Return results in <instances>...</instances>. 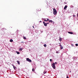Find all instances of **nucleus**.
<instances>
[{
    "label": "nucleus",
    "mask_w": 78,
    "mask_h": 78,
    "mask_svg": "<svg viewBox=\"0 0 78 78\" xmlns=\"http://www.w3.org/2000/svg\"><path fill=\"white\" fill-rule=\"evenodd\" d=\"M57 13V11L55 9H53V13L54 15H56V13Z\"/></svg>",
    "instance_id": "f257e3e1"
},
{
    "label": "nucleus",
    "mask_w": 78,
    "mask_h": 78,
    "mask_svg": "<svg viewBox=\"0 0 78 78\" xmlns=\"http://www.w3.org/2000/svg\"><path fill=\"white\" fill-rule=\"evenodd\" d=\"M52 67H53V68L54 69H55V68H56V66H55V63H52Z\"/></svg>",
    "instance_id": "f03ea898"
},
{
    "label": "nucleus",
    "mask_w": 78,
    "mask_h": 78,
    "mask_svg": "<svg viewBox=\"0 0 78 78\" xmlns=\"http://www.w3.org/2000/svg\"><path fill=\"white\" fill-rule=\"evenodd\" d=\"M26 60L27 61H28V62H31V60L28 58H27Z\"/></svg>",
    "instance_id": "7ed1b4c3"
},
{
    "label": "nucleus",
    "mask_w": 78,
    "mask_h": 78,
    "mask_svg": "<svg viewBox=\"0 0 78 78\" xmlns=\"http://www.w3.org/2000/svg\"><path fill=\"white\" fill-rule=\"evenodd\" d=\"M59 45H60L61 47V49H63V47H62V46L61 45V44Z\"/></svg>",
    "instance_id": "20e7f679"
},
{
    "label": "nucleus",
    "mask_w": 78,
    "mask_h": 78,
    "mask_svg": "<svg viewBox=\"0 0 78 78\" xmlns=\"http://www.w3.org/2000/svg\"><path fill=\"white\" fill-rule=\"evenodd\" d=\"M67 8V6L66 5L64 7V9H66Z\"/></svg>",
    "instance_id": "39448f33"
},
{
    "label": "nucleus",
    "mask_w": 78,
    "mask_h": 78,
    "mask_svg": "<svg viewBox=\"0 0 78 78\" xmlns=\"http://www.w3.org/2000/svg\"><path fill=\"white\" fill-rule=\"evenodd\" d=\"M68 33H69V34H73V32H69Z\"/></svg>",
    "instance_id": "423d86ee"
},
{
    "label": "nucleus",
    "mask_w": 78,
    "mask_h": 78,
    "mask_svg": "<svg viewBox=\"0 0 78 78\" xmlns=\"http://www.w3.org/2000/svg\"><path fill=\"white\" fill-rule=\"evenodd\" d=\"M22 50H23V48H21L19 49V50L20 51H22Z\"/></svg>",
    "instance_id": "0eeeda50"
},
{
    "label": "nucleus",
    "mask_w": 78,
    "mask_h": 78,
    "mask_svg": "<svg viewBox=\"0 0 78 78\" xmlns=\"http://www.w3.org/2000/svg\"><path fill=\"white\" fill-rule=\"evenodd\" d=\"M59 41H60V42H61V41H62V38H61V37H60V38L59 39Z\"/></svg>",
    "instance_id": "6e6552de"
},
{
    "label": "nucleus",
    "mask_w": 78,
    "mask_h": 78,
    "mask_svg": "<svg viewBox=\"0 0 78 78\" xmlns=\"http://www.w3.org/2000/svg\"><path fill=\"white\" fill-rule=\"evenodd\" d=\"M10 42H13V40L12 39H10Z\"/></svg>",
    "instance_id": "1a4fd4ad"
},
{
    "label": "nucleus",
    "mask_w": 78,
    "mask_h": 78,
    "mask_svg": "<svg viewBox=\"0 0 78 78\" xmlns=\"http://www.w3.org/2000/svg\"><path fill=\"white\" fill-rule=\"evenodd\" d=\"M44 26H45V27H47V23H45L44 24Z\"/></svg>",
    "instance_id": "9d476101"
},
{
    "label": "nucleus",
    "mask_w": 78,
    "mask_h": 78,
    "mask_svg": "<svg viewBox=\"0 0 78 78\" xmlns=\"http://www.w3.org/2000/svg\"><path fill=\"white\" fill-rule=\"evenodd\" d=\"M17 63H18V64H19V65L20 64V62H19V61H17Z\"/></svg>",
    "instance_id": "9b49d317"
},
{
    "label": "nucleus",
    "mask_w": 78,
    "mask_h": 78,
    "mask_svg": "<svg viewBox=\"0 0 78 78\" xmlns=\"http://www.w3.org/2000/svg\"><path fill=\"white\" fill-rule=\"evenodd\" d=\"M12 66H13V68L14 69H15V70L16 69V67L15 66H14V65H12Z\"/></svg>",
    "instance_id": "f8f14e48"
},
{
    "label": "nucleus",
    "mask_w": 78,
    "mask_h": 78,
    "mask_svg": "<svg viewBox=\"0 0 78 78\" xmlns=\"http://www.w3.org/2000/svg\"><path fill=\"white\" fill-rule=\"evenodd\" d=\"M49 22L52 23V22H53V21H52V20H49Z\"/></svg>",
    "instance_id": "ddd939ff"
},
{
    "label": "nucleus",
    "mask_w": 78,
    "mask_h": 78,
    "mask_svg": "<svg viewBox=\"0 0 78 78\" xmlns=\"http://www.w3.org/2000/svg\"><path fill=\"white\" fill-rule=\"evenodd\" d=\"M46 73H47V72H46L45 71H44L43 73H44V74H45Z\"/></svg>",
    "instance_id": "4468645a"
},
{
    "label": "nucleus",
    "mask_w": 78,
    "mask_h": 78,
    "mask_svg": "<svg viewBox=\"0 0 78 78\" xmlns=\"http://www.w3.org/2000/svg\"><path fill=\"white\" fill-rule=\"evenodd\" d=\"M53 64H57V63L56 62H55V63H53Z\"/></svg>",
    "instance_id": "2eb2a0df"
},
{
    "label": "nucleus",
    "mask_w": 78,
    "mask_h": 78,
    "mask_svg": "<svg viewBox=\"0 0 78 78\" xmlns=\"http://www.w3.org/2000/svg\"><path fill=\"white\" fill-rule=\"evenodd\" d=\"M23 38L24 39H27V38H26V37L24 36L23 37Z\"/></svg>",
    "instance_id": "dca6fc26"
},
{
    "label": "nucleus",
    "mask_w": 78,
    "mask_h": 78,
    "mask_svg": "<svg viewBox=\"0 0 78 78\" xmlns=\"http://www.w3.org/2000/svg\"><path fill=\"white\" fill-rule=\"evenodd\" d=\"M44 46L45 47H47V45H46V44H44Z\"/></svg>",
    "instance_id": "f3484780"
},
{
    "label": "nucleus",
    "mask_w": 78,
    "mask_h": 78,
    "mask_svg": "<svg viewBox=\"0 0 78 78\" xmlns=\"http://www.w3.org/2000/svg\"><path fill=\"white\" fill-rule=\"evenodd\" d=\"M17 54H18V55H19L20 53L19 52H16Z\"/></svg>",
    "instance_id": "a211bd4d"
},
{
    "label": "nucleus",
    "mask_w": 78,
    "mask_h": 78,
    "mask_svg": "<svg viewBox=\"0 0 78 78\" xmlns=\"http://www.w3.org/2000/svg\"><path fill=\"white\" fill-rule=\"evenodd\" d=\"M34 68L32 69V72H34Z\"/></svg>",
    "instance_id": "6ab92c4d"
},
{
    "label": "nucleus",
    "mask_w": 78,
    "mask_h": 78,
    "mask_svg": "<svg viewBox=\"0 0 78 78\" xmlns=\"http://www.w3.org/2000/svg\"><path fill=\"white\" fill-rule=\"evenodd\" d=\"M44 21H45V22H47V20H44Z\"/></svg>",
    "instance_id": "aec40b11"
},
{
    "label": "nucleus",
    "mask_w": 78,
    "mask_h": 78,
    "mask_svg": "<svg viewBox=\"0 0 78 78\" xmlns=\"http://www.w3.org/2000/svg\"><path fill=\"white\" fill-rule=\"evenodd\" d=\"M75 45H76V46H78V44H76Z\"/></svg>",
    "instance_id": "412c9836"
},
{
    "label": "nucleus",
    "mask_w": 78,
    "mask_h": 78,
    "mask_svg": "<svg viewBox=\"0 0 78 78\" xmlns=\"http://www.w3.org/2000/svg\"><path fill=\"white\" fill-rule=\"evenodd\" d=\"M50 61L51 62L52 61V59H50Z\"/></svg>",
    "instance_id": "4be33fe9"
},
{
    "label": "nucleus",
    "mask_w": 78,
    "mask_h": 78,
    "mask_svg": "<svg viewBox=\"0 0 78 78\" xmlns=\"http://www.w3.org/2000/svg\"><path fill=\"white\" fill-rule=\"evenodd\" d=\"M47 21H49V19H48L47 20Z\"/></svg>",
    "instance_id": "5701e85b"
},
{
    "label": "nucleus",
    "mask_w": 78,
    "mask_h": 78,
    "mask_svg": "<svg viewBox=\"0 0 78 78\" xmlns=\"http://www.w3.org/2000/svg\"><path fill=\"white\" fill-rule=\"evenodd\" d=\"M66 78H69V76H66Z\"/></svg>",
    "instance_id": "b1692460"
},
{
    "label": "nucleus",
    "mask_w": 78,
    "mask_h": 78,
    "mask_svg": "<svg viewBox=\"0 0 78 78\" xmlns=\"http://www.w3.org/2000/svg\"><path fill=\"white\" fill-rule=\"evenodd\" d=\"M43 24H44V23H45V22H43Z\"/></svg>",
    "instance_id": "393cba45"
},
{
    "label": "nucleus",
    "mask_w": 78,
    "mask_h": 78,
    "mask_svg": "<svg viewBox=\"0 0 78 78\" xmlns=\"http://www.w3.org/2000/svg\"><path fill=\"white\" fill-rule=\"evenodd\" d=\"M73 17H75V15H73Z\"/></svg>",
    "instance_id": "a878e982"
},
{
    "label": "nucleus",
    "mask_w": 78,
    "mask_h": 78,
    "mask_svg": "<svg viewBox=\"0 0 78 78\" xmlns=\"http://www.w3.org/2000/svg\"><path fill=\"white\" fill-rule=\"evenodd\" d=\"M33 27L34 28V26H33Z\"/></svg>",
    "instance_id": "bb28decb"
},
{
    "label": "nucleus",
    "mask_w": 78,
    "mask_h": 78,
    "mask_svg": "<svg viewBox=\"0 0 78 78\" xmlns=\"http://www.w3.org/2000/svg\"><path fill=\"white\" fill-rule=\"evenodd\" d=\"M47 24H48L49 23H47Z\"/></svg>",
    "instance_id": "cd10ccee"
},
{
    "label": "nucleus",
    "mask_w": 78,
    "mask_h": 78,
    "mask_svg": "<svg viewBox=\"0 0 78 78\" xmlns=\"http://www.w3.org/2000/svg\"><path fill=\"white\" fill-rule=\"evenodd\" d=\"M71 72V71H70V73Z\"/></svg>",
    "instance_id": "c85d7f7f"
},
{
    "label": "nucleus",
    "mask_w": 78,
    "mask_h": 78,
    "mask_svg": "<svg viewBox=\"0 0 78 78\" xmlns=\"http://www.w3.org/2000/svg\"><path fill=\"white\" fill-rule=\"evenodd\" d=\"M22 42V43H23V42Z\"/></svg>",
    "instance_id": "c756f323"
}]
</instances>
